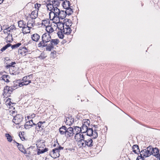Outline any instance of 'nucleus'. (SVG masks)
I'll return each mask as SVG.
<instances>
[{
	"mask_svg": "<svg viewBox=\"0 0 160 160\" xmlns=\"http://www.w3.org/2000/svg\"><path fill=\"white\" fill-rule=\"evenodd\" d=\"M50 2L51 3L53 7H57L59 5V3L57 0H49Z\"/></svg>",
	"mask_w": 160,
	"mask_h": 160,
	"instance_id": "nucleus-37",
	"label": "nucleus"
},
{
	"mask_svg": "<svg viewBox=\"0 0 160 160\" xmlns=\"http://www.w3.org/2000/svg\"><path fill=\"white\" fill-rule=\"evenodd\" d=\"M11 45L9 44L8 43L5 46H4L1 49V51L2 52H3L5 50L8 48L10 47L11 46Z\"/></svg>",
	"mask_w": 160,
	"mask_h": 160,
	"instance_id": "nucleus-49",
	"label": "nucleus"
},
{
	"mask_svg": "<svg viewBox=\"0 0 160 160\" xmlns=\"http://www.w3.org/2000/svg\"><path fill=\"white\" fill-rule=\"evenodd\" d=\"M36 116V115L33 113H30L27 115L26 118L28 119H31L32 120V119L35 118Z\"/></svg>",
	"mask_w": 160,
	"mask_h": 160,
	"instance_id": "nucleus-39",
	"label": "nucleus"
},
{
	"mask_svg": "<svg viewBox=\"0 0 160 160\" xmlns=\"http://www.w3.org/2000/svg\"><path fill=\"white\" fill-rule=\"evenodd\" d=\"M12 89L8 86H6L4 89L3 94L6 97H9L12 92Z\"/></svg>",
	"mask_w": 160,
	"mask_h": 160,
	"instance_id": "nucleus-13",
	"label": "nucleus"
},
{
	"mask_svg": "<svg viewBox=\"0 0 160 160\" xmlns=\"http://www.w3.org/2000/svg\"><path fill=\"white\" fill-rule=\"evenodd\" d=\"M63 32L64 34L67 35L70 34L72 31V30L70 27H64V28L62 29Z\"/></svg>",
	"mask_w": 160,
	"mask_h": 160,
	"instance_id": "nucleus-27",
	"label": "nucleus"
},
{
	"mask_svg": "<svg viewBox=\"0 0 160 160\" xmlns=\"http://www.w3.org/2000/svg\"><path fill=\"white\" fill-rule=\"evenodd\" d=\"M56 53V51H53V52H51V53Z\"/></svg>",
	"mask_w": 160,
	"mask_h": 160,
	"instance_id": "nucleus-57",
	"label": "nucleus"
},
{
	"mask_svg": "<svg viewBox=\"0 0 160 160\" xmlns=\"http://www.w3.org/2000/svg\"><path fill=\"white\" fill-rule=\"evenodd\" d=\"M73 122L74 119L72 117H70L66 118L65 123L67 125L70 126L72 124Z\"/></svg>",
	"mask_w": 160,
	"mask_h": 160,
	"instance_id": "nucleus-22",
	"label": "nucleus"
},
{
	"mask_svg": "<svg viewBox=\"0 0 160 160\" xmlns=\"http://www.w3.org/2000/svg\"><path fill=\"white\" fill-rule=\"evenodd\" d=\"M67 130V128L65 126H62L59 129V131L61 134H65Z\"/></svg>",
	"mask_w": 160,
	"mask_h": 160,
	"instance_id": "nucleus-38",
	"label": "nucleus"
},
{
	"mask_svg": "<svg viewBox=\"0 0 160 160\" xmlns=\"http://www.w3.org/2000/svg\"><path fill=\"white\" fill-rule=\"evenodd\" d=\"M87 135L92 137L93 138H95L98 137V133L96 131H93L92 128H88L86 132Z\"/></svg>",
	"mask_w": 160,
	"mask_h": 160,
	"instance_id": "nucleus-10",
	"label": "nucleus"
},
{
	"mask_svg": "<svg viewBox=\"0 0 160 160\" xmlns=\"http://www.w3.org/2000/svg\"><path fill=\"white\" fill-rule=\"evenodd\" d=\"M148 149V147L147 148V149H144L140 153V155L143 157H147L150 156L149 152Z\"/></svg>",
	"mask_w": 160,
	"mask_h": 160,
	"instance_id": "nucleus-18",
	"label": "nucleus"
},
{
	"mask_svg": "<svg viewBox=\"0 0 160 160\" xmlns=\"http://www.w3.org/2000/svg\"><path fill=\"white\" fill-rule=\"evenodd\" d=\"M22 87V84L18 80L14 81L13 82V85L12 88H13V89H15L18 88L19 87Z\"/></svg>",
	"mask_w": 160,
	"mask_h": 160,
	"instance_id": "nucleus-19",
	"label": "nucleus"
},
{
	"mask_svg": "<svg viewBox=\"0 0 160 160\" xmlns=\"http://www.w3.org/2000/svg\"><path fill=\"white\" fill-rule=\"evenodd\" d=\"M28 52V49L25 47H21L18 50V53L22 56H25Z\"/></svg>",
	"mask_w": 160,
	"mask_h": 160,
	"instance_id": "nucleus-14",
	"label": "nucleus"
},
{
	"mask_svg": "<svg viewBox=\"0 0 160 160\" xmlns=\"http://www.w3.org/2000/svg\"><path fill=\"white\" fill-rule=\"evenodd\" d=\"M60 11L59 9L57 7H55L54 8L53 11H51L49 13V16L50 15V14L52 13L54 16H58L59 13Z\"/></svg>",
	"mask_w": 160,
	"mask_h": 160,
	"instance_id": "nucleus-21",
	"label": "nucleus"
},
{
	"mask_svg": "<svg viewBox=\"0 0 160 160\" xmlns=\"http://www.w3.org/2000/svg\"><path fill=\"white\" fill-rule=\"evenodd\" d=\"M15 27L13 26H11L9 27L4 30L3 33L5 37L7 38V41L11 42L13 40L12 33L14 30Z\"/></svg>",
	"mask_w": 160,
	"mask_h": 160,
	"instance_id": "nucleus-1",
	"label": "nucleus"
},
{
	"mask_svg": "<svg viewBox=\"0 0 160 160\" xmlns=\"http://www.w3.org/2000/svg\"><path fill=\"white\" fill-rule=\"evenodd\" d=\"M45 123V121H39L37 124L33 123V125L34 126H35V131L38 132L43 130L44 127L43 124Z\"/></svg>",
	"mask_w": 160,
	"mask_h": 160,
	"instance_id": "nucleus-7",
	"label": "nucleus"
},
{
	"mask_svg": "<svg viewBox=\"0 0 160 160\" xmlns=\"http://www.w3.org/2000/svg\"><path fill=\"white\" fill-rule=\"evenodd\" d=\"M31 38L33 41L37 42L39 40L40 36L37 34H34L32 36Z\"/></svg>",
	"mask_w": 160,
	"mask_h": 160,
	"instance_id": "nucleus-33",
	"label": "nucleus"
},
{
	"mask_svg": "<svg viewBox=\"0 0 160 160\" xmlns=\"http://www.w3.org/2000/svg\"><path fill=\"white\" fill-rule=\"evenodd\" d=\"M49 17L50 19L52 21V25L55 26V25L60 22L59 18L58 16H54L52 13L50 14V15L49 16Z\"/></svg>",
	"mask_w": 160,
	"mask_h": 160,
	"instance_id": "nucleus-9",
	"label": "nucleus"
},
{
	"mask_svg": "<svg viewBox=\"0 0 160 160\" xmlns=\"http://www.w3.org/2000/svg\"><path fill=\"white\" fill-rule=\"evenodd\" d=\"M65 12L67 14H68V15H71L73 13L72 10L69 7L68 8L66 9Z\"/></svg>",
	"mask_w": 160,
	"mask_h": 160,
	"instance_id": "nucleus-48",
	"label": "nucleus"
},
{
	"mask_svg": "<svg viewBox=\"0 0 160 160\" xmlns=\"http://www.w3.org/2000/svg\"><path fill=\"white\" fill-rule=\"evenodd\" d=\"M66 14H67L65 12L63 11H61L59 13V15H58V17L61 19H63L65 18Z\"/></svg>",
	"mask_w": 160,
	"mask_h": 160,
	"instance_id": "nucleus-34",
	"label": "nucleus"
},
{
	"mask_svg": "<svg viewBox=\"0 0 160 160\" xmlns=\"http://www.w3.org/2000/svg\"><path fill=\"white\" fill-rule=\"evenodd\" d=\"M21 45V43H18L12 45L11 46L12 49H14L15 48H17L20 47Z\"/></svg>",
	"mask_w": 160,
	"mask_h": 160,
	"instance_id": "nucleus-47",
	"label": "nucleus"
},
{
	"mask_svg": "<svg viewBox=\"0 0 160 160\" xmlns=\"http://www.w3.org/2000/svg\"><path fill=\"white\" fill-rule=\"evenodd\" d=\"M50 24V21L48 19L43 20L42 21V26L46 27Z\"/></svg>",
	"mask_w": 160,
	"mask_h": 160,
	"instance_id": "nucleus-36",
	"label": "nucleus"
},
{
	"mask_svg": "<svg viewBox=\"0 0 160 160\" xmlns=\"http://www.w3.org/2000/svg\"><path fill=\"white\" fill-rule=\"evenodd\" d=\"M2 79L6 82H9V77L8 75H4L2 76Z\"/></svg>",
	"mask_w": 160,
	"mask_h": 160,
	"instance_id": "nucleus-42",
	"label": "nucleus"
},
{
	"mask_svg": "<svg viewBox=\"0 0 160 160\" xmlns=\"http://www.w3.org/2000/svg\"><path fill=\"white\" fill-rule=\"evenodd\" d=\"M133 152L135 153L138 154L140 152L138 146L137 145H134L132 147Z\"/></svg>",
	"mask_w": 160,
	"mask_h": 160,
	"instance_id": "nucleus-28",
	"label": "nucleus"
},
{
	"mask_svg": "<svg viewBox=\"0 0 160 160\" xmlns=\"http://www.w3.org/2000/svg\"><path fill=\"white\" fill-rule=\"evenodd\" d=\"M19 136L22 141L25 140V135L24 132H20L19 133Z\"/></svg>",
	"mask_w": 160,
	"mask_h": 160,
	"instance_id": "nucleus-41",
	"label": "nucleus"
},
{
	"mask_svg": "<svg viewBox=\"0 0 160 160\" xmlns=\"http://www.w3.org/2000/svg\"><path fill=\"white\" fill-rule=\"evenodd\" d=\"M30 76H24L22 78V82H21L22 84V86L28 85L31 82V81L29 79Z\"/></svg>",
	"mask_w": 160,
	"mask_h": 160,
	"instance_id": "nucleus-12",
	"label": "nucleus"
},
{
	"mask_svg": "<svg viewBox=\"0 0 160 160\" xmlns=\"http://www.w3.org/2000/svg\"><path fill=\"white\" fill-rule=\"evenodd\" d=\"M58 35V37L61 39H63L64 37V34L61 31H59L57 33Z\"/></svg>",
	"mask_w": 160,
	"mask_h": 160,
	"instance_id": "nucleus-50",
	"label": "nucleus"
},
{
	"mask_svg": "<svg viewBox=\"0 0 160 160\" xmlns=\"http://www.w3.org/2000/svg\"><path fill=\"white\" fill-rule=\"evenodd\" d=\"M33 123H34L32 120H31L26 122L24 125V127L26 129H28L31 128L33 126Z\"/></svg>",
	"mask_w": 160,
	"mask_h": 160,
	"instance_id": "nucleus-20",
	"label": "nucleus"
},
{
	"mask_svg": "<svg viewBox=\"0 0 160 160\" xmlns=\"http://www.w3.org/2000/svg\"><path fill=\"white\" fill-rule=\"evenodd\" d=\"M54 25H52V24H50L49 25L45 27L46 31L49 33H52L54 31L53 28L52 26Z\"/></svg>",
	"mask_w": 160,
	"mask_h": 160,
	"instance_id": "nucleus-29",
	"label": "nucleus"
},
{
	"mask_svg": "<svg viewBox=\"0 0 160 160\" xmlns=\"http://www.w3.org/2000/svg\"><path fill=\"white\" fill-rule=\"evenodd\" d=\"M46 46V50L47 51H51L53 49V47H52L50 44L47 46Z\"/></svg>",
	"mask_w": 160,
	"mask_h": 160,
	"instance_id": "nucleus-46",
	"label": "nucleus"
},
{
	"mask_svg": "<svg viewBox=\"0 0 160 160\" xmlns=\"http://www.w3.org/2000/svg\"><path fill=\"white\" fill-rule=\"evenodd\" d=\"M41 4L38 3H36L35 4L34 7L35 8H36L37 10H37L38 11V10H39V8L40 7H41Z\"/></svg>",
	"mask_w": 160,
	"mask_h": 160,
	"instance_id": "nucleus-53",
	"label": "nucleus"
},
{
	"mask_svg": "<svg viewBox=\"0 0 160 160\" xmlns=\"http://www.w3.org/2000/svg\"><path fill=\"white\" fill-rule=\"evenodd\" d=\"M58 30L61 31L64 28V26L63 23L59 22L55 25Z\"/></svg>",
	"mask_w": 160,
	"mask_h": 160,
	"instance_id": "nucleus-32",
	"label": "nucleus"
},
{
	"mask_svg": "<svg viewBox=\"0 0 160 160\" xmlns=\"http://www.w3.org/2000/svg\"><path fill=\"white\" fill-rule=\"evenodd\" d=\"M2 30V27L1 25L0 24V32H1Z\"/></svg>",
	"mask_w": 160,
	"mask_h": 160,
	"instance_id": "nucleus-55",
	"label": "nucleus"
},
{
	"mask_svg": "<svg viewBox=\"0 0 160 160\" xmlns=\"http://www.w3.org/2000/svg\"><path fill=\"white\" fill-rule=\"evenodd\" d=\"M6 104L8 108V111L10 114H13L15 113V108L14 103L11 102V100L8 98L6 101Z\"/></svg>",
	"mask_w": 160,
	"mask_h": 160,
	"instance_id": "nucleus-6",
	"label": "nucleus"
},
{
	"mask_svg": "<svg viewBox=\"0 0 160 160\" xmlns=\"http://www.w3.org/2000/svg\"><path fill=\"white\" fill-rule=\"evenodd\" d=\"M17 143L18 144L17 147L19 151L24 154H26L27 151L24 148L23 146L21 144H20L18 143Z\"/></svg>",
	"mask_w": 160,
	"mask_h": 160,
	"instance_id": "nucleus-23",
	"label": "nucleus"
},
{
	"mask_svg": "<svg viewBox=\"0 0 160 160\" xmlns=\"http://www.w3.org/2000/svg\"><path fill=\"white\" fill-rule=\"evenodd\" d=\"M73 134V131L72 128L70 127L67 129L65 134L66 137H68L72 136Z\"/></svg>",
	"mask_w": 160,
	"mask_h": 160,
	"instance_id": "nucleus-17",
	"label": "nucleus"
},
{
	"mask_svg": "<svg viewBox=\"0 0 160 160\" xmlns=\"http://www.w3.org/2000/svg\"><path fill=\"white\" fill-rule=\"evenodd\" d=\"M136 160H144V159L140 155L137 158Z\"/></svg>",
	"mask_w": 160,
	"mask_h": 160,
	"instance_id": "nucleus-54",
	"label": "nucleus"
},
{
	"mask_svg": "<svg viewBox=\"0 0 160 160\" xmlns=\"http://www.w3.org/2000/svg\"><path fill=\"white\" fill-rule=\"evenodd\" d=\"M59 42V41L57 39H52L50 42V44L54 47V46L57 45Z\"/></svg>",
	"mask_w": 160,
	"mask_h": 160,
	"instance_id": "nucleus-30",
	"label": "nucleus"
},
{
	"mask_svg": "<svg viewBox=\"0 0 160 160\" xmlns=\"http://www.w3.org/2000/svg\"><path fill=\"white\" fill-rule=\"evenodd\" d=\"M23 118L20 115H17L14 117L12 120L13 122L16 124H19L22 121Z\"/></svg>",
	"mask_w": 160,
	"mask_h": 160,
	"instance_id": "nucleus-11",
	"label": "nucleus"
},
{
	"mask_svg": "<svg viewBox=\"0 0 160 160\" xmlns=\"http://www.w3.org/2000/svg\"><path fill=\"white\" fill-rule=\"evenodd\" d=\"M47 9L49 11H50V12L52 11V10L53 8V5L51 3L47 4Z\"/></svg>",
	"mask_w": 160,
	"mask_h": 160,
	"instance_id": "nucleus-44",
	"label": "nucleus"
},
{
	"mask_svg": "<svg viewBox=\"0 0 160 160\" xmlns=\"http://www.w3.org/2000/svg\"><path fill=\"white\" fill-rule=\"evenodd\" d=\"M74 139L79 147H84V136L82 134H76Z\"/></svg>",
	"mask_w": 160,
	"mask_h": 160,
	"instance_id": "nucleus-4",
	"label": "nucleus"
},
{
	"mask_svg": "<svg viewBox=\"0 0 160 160\" xmlns=\"http://www.w3.org/2000/svg\"><path fill=\"white\" fill-rule=\"evenodd\" d=\"M19 68L16 66V67H12L9 70L11 74L13 75H16L19 73Z\"/></svg>",
	"mask_w": 160,
	"mask_h": 160,
	"instance_id": "nucleus-15",
	"label": "nucleus"
},
{
	"mask_svg": "<svg viewBox=\"0 0 160 160\" xmlns=\"http://www.w3.org/2000/svg\"><path fill=\"white\" fill-rule=\"evenodd\" d=\"M16 64V63L15 62H12L9 65H7V67L8 68H9V70H10V69L12 67H16L15 66H14V65H15Z\"/></svg>",
	"mask_w": 160,
	"mask_h": 160,
	"instance_id": "nucleus-45",
	"label": "nucleus"
},
{
	"mask_svg": "<svg viewBox=\"0 0 160 160\" xmlns=\"http://www.w3.org/2000/svg\"><path fill=\"white\" fill-rule=\"evenodd\" d=\"M38 16V11L36 10L32 12L31 14L27 16V25L30 26H33L34 24L33 20L36 19Z\"/></svg>",
	"mask_w": 160,
	"mask_h": 160,
	"instance_id": "nucleus-3",
	"label": "nucleus"
},
{
	"mask_svg": "<svg viewBox=\"0 0 160 160\" xmlns=\"http://www.w3.org/2000/svg\"><path fill=\"white\" fill-rule=\"evenodd\" d=\"M5 136L6 137L8 141L10 142H12V136L8 133H6L5 134Z\"/></svg>",
	"mask_w": 160,
	"mask_h": 160,
	"instance_id": "nucleus-43",
	"label": "nucleus"
},
{
	"mask_svg": "<svg viewBox=\"0 0 160 160\" xmlns=\"http://www.w3.org/2000/svg\"><path fill=\"white\" fill-rule=\"evenodd\" d=\"M84 147L87 146L88 147H91L92 146V140L91 139L89 138L84 140Z\"/></svg>",
	"mask_w": 160,
	"mask_h": 160,
	"instance_id": "nucleus-26",
	"label": "nucleus"
},
{
	"mask_svg": "<svg viewBox=\"0 0 160 160\" xmlns=\"http://www.w3.org/2000/svg\"><path fill=\"white\" fill-rule=\"evenodd\" d=\"M63 7L65 9L68 8L70 6V2L67 1H64L62 4Z\"/></svg>",
	"mask_w": 160,
	"mask_h": 160,
	"instance_id": "nucleus-31",
	"label": "nucleus"
},
{
	"mask_svg": "<svg viewBox=\"0 0 160 160\" xmlns=\"http://www.w3.org/2000/svg\"><path fill=\"white\" fill-rule=\"evenodd\" d=\"M63 149V148L59 147L58 148L53 149L52 152L50 153V155L52 157L54 158L58 157L60 155L59 150Z\"/></svg>",
	"mask_w": 160,
	"mask_h": 160,
	"instance_id": "nucleus-8",
	"label": "nucleus"
},
{
	"mask_svg": "<svg viewBox=\"0 0 160 160\" xmlns=\"http://www.w3.org/2000/svg\"><path fill=\"white\" fill-rule=\"evenodd\" d=\"M44 43L43 42H41L38 44V47L41 48V47H43L45 46L44 45Z\"/></svg>",
	"mask_w": 160,
	"mask_h": 160,
	"instance_id": "nucleus-52",
	"label": "nucleus"
},
{
	"mask_svg": "<svg viewBox=\"0 0 160 160\" xmlns=\"http://www.w3.org/2000/svg\"><path fill=\"white\" fill-rule=\"evenodd\" d=\"M148 149L150 155H152L160 160V154L159 153V150L158 148L148 147Z\"/></svg>",
	"mask_w": 160,
	"mask_h": 160,
	"instance_id": "nucleus-5",
	"label": "nucleus"
},
{
	"mask_svg": "<svg viewBox=\"0 0 160 160\" xmlns=\"http://www.w3.org/2000/svg\"><path fill=\"white\" fill-rule=\"evenodd\" d=\"M83 124L85 125L86 126H89L90 122L88 119H84L83 120Z\"/></svg>",
	"mask_w": 160,
	"mask_h": 160,
	"instance_id": "nucleus-51",
	"label": "nucleus"
},
{
	"mask_svg": "<svg viewBox=\"0 0 160 160\" xmlns=\"http://www.w3.org/2000/svg\"><path fill=\"white\" fill-rule=\"evenodd\" d=\"M38 149L37 154L39 155L48 151V149L45 148V145L42 141L38 140L36 144Z\"/></svg>",
	"mask_w": 160,
	"mask_h": 160,
	"instance_id": "nucleus-2",
	"label": "nucleus"
},
{
	"mask_svg": "<svg viewBox=\"0 0 160 160\" xmlns=\"http://www.w3.org/2000/svg\"><path fill=\"white\" fill-rule=\"evenodd\" d=\"M50 36L48 33H45L43 34L42 36V41L45 43L49 42L50 40Z\"/></svg>",
	"mask_w": 160,
	"mask_h": 160,
	"instance_id": "nucleus-16",
	"label": "nucleus"
},
{
	"mask_svg": "<svg viewBox=\"0 0 160 160\" xmlns=\"http://www.w3.org/2000/svg\"><path fill=\"white\" fill-rule=\"evenodd\" d=\"M3 0H0V4L2 3Z\"/></svg>",
	"mask_w": 160,
	"mask_h": 160,
	"instance_id": "nucleus-56",
	"label": "nucleus"
},
{
	"mask_svg": "<svg viewBox=\"0 0 160 160\" xmlns=\"http://www.w3.org/2000/svg\"><path fill=\"white\" fill-rule=\"evenodd\" d=\"M73 134H80V132H81V128L78 127H75L73 128Z\"/></svg>",
	"mask_w": 160,
	"mask_h": 160,
	"instance_id": "nucleus-35",
	"label": "nucleus"
},
{
	"mask_svg": "<svg viewBox=\"0 0 160 160\" xmlns=\"http://www.w3.org/2000/svg\"><path fill=\"white\" fill-rule=\"evenodd\" d=\"M63 23L64 26V27H69L71 26L72 24L71 21L68 19H65Z\"/></svg>",
	"mask_w": 160,
	"mask_h": 160,
	"instance_id": "nucleus-24",
	"label": "nucleus"
},
{
	"mask_svg": "<svg viewBox=\"0 0 160 160\" xmlns=\"http://www.w3.org/2000/svg\"><path fill=\"white\" fill-rule=\"evenodd\" d=\"M80 128L81 129V132L83 133L86 132L88 129V126H86L85 125L83 124H82V126L81 128Z\"/></svg>",
	"mask_w": 160,
	"mask_h": 160,
	"instance_id": "nucleus-40",
	"label": "nucleus"
},
{
	"mask_svg": "<svg viewBox=\"0 0 160 160\" xmlns=\"http://www.w3.org/2000/svg\"><path fill=\"white\" fill-rule=\"evenodd\" d=\"M28 26H26V27H23L22 28V32L24 34H27L30 32V27L31 28L32 26H30L29 25Z\"/></svg>",
	"mask_w": 160,
	"mask_h": 160,
	"instance_id": "nucleus-25",
	"label": "nucleus"
}]
</instances>
